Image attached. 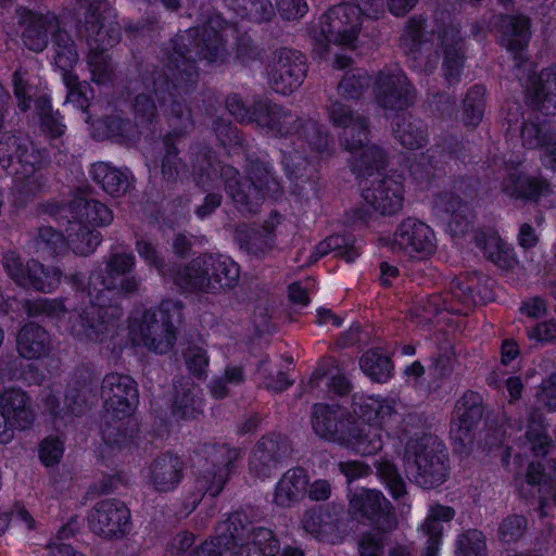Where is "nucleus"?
<instances>
[{
	"instance_id": "obj_1",
	"label": "nucleus",
	"mask_w": 556,
	"mask_h": 556,
	"mask_svg": "<svg viewBox=\"0 0 556 556\" xmlns=\"http://www.w3.org/2000/svg\"><path fill=\"white\" fill-rule=\"evenodd\" d=\"M329 117L334 126L341 127L340 142L351 153L352 169L363 178V198L382 215L396 214L402 210L404 188L399 178L382 174L386 155L381 149L368 141V121L354 115L341 101L329 108Z\"/></svg>"
},
{
	"instance_id": "obj_2",
	"label": "nucleus",
	"mask_w": 556,
	"mask_h": 556,
	"mask_svg": "<svg viewBox=\"0 0 556 556\" xmlns=\"http://www.w3.org/2000/svg\"><path fill=\"white\" fill-rule=\"evenodd\" d=\"M134 265L132 255L121 253L110 258L104 273L93 271L89 277L86 294L81 291V298H89L90 305L80 308L81 312H67L65 306L55 300L45 299L39 301L38 305L41 312L59 320L60 328L79 339L98 341L100 332L104 329L103 325L119 316L117 302L104 308L105 302H112L115 295L130 293L137 289L138 281L126 276Z\"/></svg>"
},
{
	"instance_id": "obj_3",
	"label": "nucleus",
	"mask_w": 556,
	"mask_h": 556,
	"mask_svg": "<svg viewBox=\"0 0 556 556\" xmlns=\"http://www.w3.org/2000/svg\"><path fill=\"white\" fill-rule=\"evenodd\" d=\"M68 225L65 228L66 239L51 227L39 231L38 247L50 254H58L68 245L74 253L87 255L92 253L101 241L98 227L106 226L113 220L108 206L85 198L75 199L70 206Z\"/></svg>"
},
{
	"instance_id": "obj_4",
	"label": "nucleus",
	"mask_w": 556,
	"mask_h": 556,
	"mask_svg": "<svg viewBox=\"0 0 556 556\" xmlns=\"http://www.w3.org/2000/svg\"><path fill=\"white\" fill-rule=\"evenodd\" d=\"M424 23L409 21L404 33V46L414 54L415 66L430 72L437 67L441 51L443 53V73L450 81L458 80L463 65L460 33L456 25L439 27L428 38H422Z\"/></svg>"
},
{
	"instance_id": "obj_5",
	"label": "nucleus",
	"mask_w": 556,
	"mask_h": 556,
	"mask_svg": "<svg viewBox=\"0 0 556 556\" xmlns=\"http://www.w3.org/2000/svg\"><path fill=\"white\" fill-rule=\"evenodd\" d=\"M395 416L394 402L379 396H367L354 410L348 422L340 446L362 455L370 456L383 445L381 427Z\"/></svg>"
},
{
	"instance_id": "obj_6",
	"label": "nucleus",
	"mask_w": 556,
	"mask_h": 556,
	"mask_svg": "<svg viewBox=\"0 0 556 556\" xmlns=\"http://www.w3.org/2000/svg\"><path fill=\"white\" fill-rule=\"evenodd\" d=\"M180 315L178 302L165 301L157 309L148 311L140 317L134 316L129 326L132 344L154 353H167L176 340L174 321H178Z\"/></svg>"
},
{
	"instance_id": "obj_7",
	"label": "nucleus",
	"mask_w": 556,
	"mask_h": 556,
	"mask_svg": "<svg viewBox=\"0 0 556 556\" xmlns=\"http://www.w3.org/2000/svg\"><path fill=\"white\" fill-rule=\"evenodd\" d=\"M238 279V265L225 255L200 256L174 278L181 288L205 292L230 288Z\"/></svg>"
},
{
	"instance_id": "obj_8",
	"label": "nucleus",
	"mask_w": 556,
	"mask_h": 556,
	"mask_svg": "<svg viewBox=\"0 0 556 556\" xmlns=\"http://www.w3.org/2000/svg\"><path fill=\"white\" fill-rule=\"evenodd\" d=\"M406 470L425 489L434 488L445 481L446 456L438 438L422 435L407 443Z\"/></svg>"
},
{
	"instance_id": "obj_9",
	"label": "nucleus",
	"mask_w": 556,
	"mask_h": 556,
	"mask_svg": "<svg viewBox=\"0 0 556 556\" xmlns=\"http://www.w3.org/2000/svg\"><path fill=\"white\" fill-rule=\"evenodd\" d=\"M362 25L361 9L353 4H340L328 10L314 31L317 45L334 43L353 47Z\"/></svg>"
},
{
	"instance_id": "obj_10",
	"label": "nucleus",
	"mask_w": 556,
	"mask_h": 556,
	"mask_svg": "<svg viewBox=\"0 0 556 556\" xmlns=\"http://www.w3.org/2000/svg\"><path fill=\"white\" fill-rule=\"evenodd\" d=\"M237 176L238 172L231 166H226L222 170L227 192L240 204L257 205L266 195H274L280 190L279 182L263 164L252 165L249 181L244 184L247 191L241 189L242 184Z\"/></svg>"
},
{
	"instance_id": "obj_11",
	"label": "nucleus",
	"mask_w": 556,
	"mask_h": 556,
	"mask_svg": "<svg viewBox=\"0 0 556 556\" xmlns=\"http://www.w3.org/2000/svg\"><path fill=\"white\" fill-rule=\"evenodd\" d=\"M59 37L60 40L56 43L54 62L63 72V80L68 89L66 102L72 104L74 108L81 110L85 115V122L87 124H92L88 109L94 106L90 103V100L93 97V91L89 85L79 83L77 76L71 72V68L77 62V52L74 43L70 39H66L64 43H61L64 35L59 34Z\"/></svg>"
},
{
	"instance_id": "obj_12",
	"label": "nucleus",
	"mask_w": 556,
	"mask_h": 556,
	"mask_svg": "<svg viewBox=\"0 0 556 556\" xmlns=\"http://www.w3.org/2000/svg\"><path fill=\"white\" fill-rule=\"evenodd\" d=\"M101 396L105 413L122 420L131 416L137 402L138 391L135 380L128 375L112 372L103 378Z\"/></svg>"
},
{
	"instance_id": "obj_13",
	"label": "nucleus",
	"mask_w": 556,
	"mask_h": 556,
	"mask_svg": "<svg viewBox=\"0 0 556 556\" xmlns=\"http://www.w3.org/2000/svg\"><path fill=\"white\" fill-rule=\"evenodd\" d=\"M392 249L400 250L412 258L424 260L434 253L437 238L427 224L407 218L397 226L392 240Z\"/></svg>"
},
{
	"instance_id": "obj_14",
	"label": "nucleus",
	"mask_w": 556,
	"mask_h": 556,
	"mask_svg": "<svg viewBox=\"0 0 556 556\" xmlns=\"http://www.w3.org/2000/svg\"><path fill=\"white\" fill-rule=\"evenodd\" d=\"M227 110L239 122H255L260 126L277 130L281 135L289 134V125L294 122L291 114L264 101L257 102L253 110L247 109L238 96L227 99Z\"/></svg>"
},
{
	"instance_id": "obj_15",
	"label": "nucleus",
	"mask_w": 556,
	"mask_h": 556,
	"mask_svg": "<svg viewBox=\"0 0 556 556\" xmlns=\"http://www.w3.org/2000/svg\"><path fill=\"white\" fill-rule=\"evenodd\" d=\"M372 93L379 106L390 111H401L412 101L413 88L399 67L379 73L372 86Z\"/></svg>"
},
{
	"instance_id": "obj_16",
	"label": "nucleus",
	"mask_w": 556,
	"mask_h": 556,
	"mask_svg": "<svg viewBox=\"0 0 556 556\" xmlns=\"http://www.w3.org/2000/svg\"><path fill=\"white\" fill-rule=\"evenodd\" d=\"M452 298L459 302L455 304L443 299L441 295H431L427 300H422L414 311V317L421 321H429L443 311L454 314H467L470 306L475 303L472 281L454 279L451 283Z\"/></svg>"
},
{
	"instance_id": "obj_17",
	"label": "nucleus",
	"mask_w": 556,
	"mask_h": 556,
	"mask_svg": "<svg viewBox=\"0 0 556 556\" xmlns=\"http://www.w3.org/2000/svg\"><path fill=\"white\" fill-rule=\"evenodd\" d=\"M3 265L9 276L23 287L34 288L43 292L54 290L61 281V273L55 268H45L31 261L23 266L15 252H9L3 258Z\"/></svg>"
},
{
	"instance_id": "obj_18",
	"label": "nucleus",
	"mask_w": 556,
	"mask_h": 556,
	"mask_svg": "<svg viewBox=\"0 0 556 556\" xmlns=\"http://www.w3.org/2000/svg\"><path fill=\"white\" fill-rule=\"evenodd\" d=\"M305 71L302 54L282 49L268 65L269 81L276 92L289 94L301 85Z\"/></svg>"
},
{
	"instance_id": "obj_19",
	"label": "nucleus",
	"mask_w": 556,
	"mask_h": 556,
	"mask_svg": "<svg viewBox=\"0 0 556 556\" xmlns=\"http://www.w3.org/2000/svg\"><path fill=\"white\" fill-rule=\"evenodd\" d=\"M204 453L206 465L200 482L205 492L216 496L223 490L232 464L239 457V451L220 444L206 447Z\"/></svg>"
},
{
	"instance_id": "obj_20",
	"label": "nucleus",
	"mask_w": 556,
	"mask_h": 556,
	"mask_svg": "<svg viewBox=\"0 0 556 556\" xmlns=\"http://www.w3.org/2000/svg\"><path fill=\"white\" fill-rule=\"evenodd\" d=\"M130 525V511L116 500L99 502L89 516V526L93 532L106 536H123Z\"/></svg>"
},
{
	"instance_id": "obj_21",
	"label": "nucleus",
	"mask_w": 556,
	"mask_h": 556,
	"mask_svg": "<svg viewBox=\"0 0 556 556\" xmlns=\"http://www.w3.org/2000/svg\"><path fill=\"white\" fill-rule=\"evenodd\" d=\"M0 161L3 166H14L16 179L22 180L42 165V155L33 143H21L17 138L5 136L0 140Z\"/></svg>"
},
{
	"instance_id": "obj_22",
	"label": "nucleus",
	"mask_w": 556,
	"mask_h": 556,
	"mask_svg": "<svg viewBox=\"0 0 556 556\" xmlns=\"http://www.w3.org/2000/svg\"><path fill=\"white\" fill-rule=\"evenodd\" d=\"M521 139L525 147L540 150L543 165L556 170V132L553 126L539 115L535 121L529 116L521 129Z\"/></svg>"
},
{
	"instance_id": "obj_23",
	"label": "nucleus",
	"mask_w": 556,
	"mask_h": 556,
	"mask_svg": "<svg viewBox=\"0 0 556 556\" xmlns=\"http://www.w3.org/2000/svg\"><path fill=\"white\" fill-rule=\"evenodd\" d=\"M481 397L473 392L464 394L455 405L451 421V438L460 445L473 439V429L482 417Z\"/></svg>"
},
{
	"instance_id": "obj_24",
	"label": "nucleus",
	"mask_w": 556,
	"mask_h": 556,
	"mask_svg": "<svg viewBox=\"0 0 556 556\" xmlns=\"http://www.w3.org/2000/svg\"><path fill=\"white\" fill-rule=\"evenodd\" d=\"M229 544L226 545L227 556H274L278 551V543L269 529L257 528L250 531L241 529L236 534L227 535Z\"/></svg>"
},
{
	"instance_id": "obj_25",
	"label": "nucleus",
	"mask_w": 556,
	"mask_h": 556,
	"mask_svg": "<svg viewBox=\"0 0 556 556\" xmlns=\"http://www.w3.org/2000/svg\"><path fill=\"white\" fill-rule=\"evenodd\" d=\"M353 415L340 407L316 404L312 413V428L320 439L340 444Z\"/></svg>"
},
{
	"instance_id": "obj_26",
	"label": "nucleus",
	"mask_w": 556,
	"mask_h": 556,
	"mask_svg": "<svg viewBox=\"0 0 556 556\" xmlns=\"http://www.w3.org/2000/svg\"><path fill=\"white\" fill-rule=\"evenodd\" d=\"M351 508L367 515L383 530L395 527L396 520L390 510V504L380 491L362 489L356 491L350 500Z\"/></svg>"
},
{
	"instance_id": "obj_27",
	"label": "nucleus",
	"mask_w": 556,
	"mask_h": 556,
	"mask_svg": "<svg viewBox=\"0 0 556 556\" xmlns=\"http://www.w3.org/2000/svg\"><path fill=\"white\" fill-rule=\"evenodd\" d=\"M502 191L509 198L536 201L551 194L549 184L536 176L511 169L503 180Z\"/></svg>"
},
{
	"instance_id": "obj_28",
	"label": "nucleus",
	"mask_w": 556,
	"mask_h": 556,
	"mask_svg": "<svg viewBox=\"0 0 556 556\" xmlns=\"http://www.w3.org/2000/svg\"><path fill=\"white\" fill-rule=\"evenodd\" d=\"M455 513L448 506L433 505L424 523L418 528L420 540L426 547L421 556H438L439 547L442 542L443 523L453 519Z\"/></svg>"
},
{
	"instance_id": "obj_29",
	"label": "nucleus",
	"mask_w": 556,
	"mask_h": 556,
	"mask_svg": "<svg viewBox=\"0 0 556 556\" xmlns=\"http://www.w3.org/2000/svg\"><path fill=\"white\" fill-rule=\"evenodd\" d=\"M529 105L545 115L556 113V67L543 71L529 91Z\"/></svg>"
},
{
	"instance_id": "obj_30",
	"label": "nucleus",
	"mask_w": 556,
	"mask_h": 556,
	"mask_svg": "<svg viewBox=\"0 0 556 556\" xmlns=\"http://www.w3.org/2000/svg\"><path fill=\"white\" fill-rule=\"evenodd\" d=\"M0 405L9 419L18 428H26L35 419L29 399L21 389H5L0 395Z\"/></svg>"
},
{
	"instance_id": "obj_31",
	"label": "nucleus",
	"mask_w": 556,
	"mask_h": 556,
	"mask_svg": "<svg viewBox=\"0 0 556 556\" xmlns=\"http://www.w3.org/2000/svg\"><path fill=\"white\" fill-rule=\"evenodd\" d=\"M301 528L318 541L336 544L342 539L337 525L331 521L330 514L320 508L306 510L301 519Z\"/></svg>"
},
{
	"instance_id": "obj_32",
	"label": "nucleus",
	"mask_w": 556,
	"mask_h": 556,
	"mask_svg": "<svg viewBox=\"0 0 556 556\" xmlns=\"http://www.w3.org/2000/svg\"><path fill=\"white\" fill-rule=\"evenodd\" d=\"M182 464L177 457L164 456L150 467L149 481L157 491L167 492L177 486L181 479Z\"/></svg>"
},
{
	"instance_id": "obj_33",
	"label": "nucleus",
	"mask_w": 556,
	"mask_h": 556,
	"mask_svg": "<svg viewBox=\"0 0 556 556\" xmlns=\"http://www.w3.org/2000/svg\"><path fill=\"white\" fill-rule=\"evenodd\" d=\"M92 179L101 185L112 197L125 194L130 186V175L127 169H118L108 163H96L91 167Z\"/></svg>"
},
{
	"instance_id": "obj_34",
	"label": "nucleus",
	"mask_w": 556,
	"mask_h": 556,
	"mask_svg": "<svg viewBox=\"0 0 556 556\" xmlns=\"http://www.w3.org/2000/svg\"><path fill=\"white\" fill-rule=\"evenodd\" d=\"M308 477L301 468L287 471L279 480L275 490V502L277 505L288 507L300 500L307 488Z\"/></svg>"
},
{
	"instance_id": "obj_35",
	"label": "nucleus",
	"mask_w": 556,
	"mask_h": 556,
	"mask_svg": "<svg viewBox=\"0 0 556 556\" xmlns=\"http://www.w3.org/2000/svg\"><path fill=\"white\" fill-rule=\"evenodd\" d=\"M50 349L49 334L37 325H26L17 337V350L24 358H39Z\"/></svg>"
},
{
	"instance_id": "obj_36",
	"label": "nucleus",
	"mask_w": 556,
	"mask_h": 556,
	"mask_svg": "<svg viewBox=\"0 0 556 556\" xmlns=\"http://www.w3.org/2000/svg\"><path fill=\"white\" fill-rule=\"evenodd\" d=\"M476 240L484 255L500 268L509 269L516 264L511 247L504 242L497 233H480Z\"/></svg>"
},
{
	"instance_id": "obj_37",
	"label": "nucleus",
	"mask_w": 556,
	"mask_h": 556,
	"mask_svg": "<svg viewBox=\"0 0 556 556\" xmlns=\"http://www.w3.org/2000/svg\"><path fill=\"white\" fill-rule=\"evenodd\" d=\"M395 119L393 134L404 148L415 150L425 144L426 134L420 122L405 113H396Z\"/></svg>"
},
{
	"instance_id": "obj_38",
	"label": "nucleus",
	"mask_w": 556,
	"mask_h": 556,
	"mask_svg": "<svg viewBox=\"0 0 556 556\" xmlns=\"http://www.w3.org/2000/svg\"><path fill=\"white\" fill-rule=\"evenodd\" d=\"M56 28L58 21L53 15L31 16L29 25L23 33L25 46L36 52L42 51L47 46L48 35L54 33Z\"/></svg>"
},
{
	"instance_id": "obj_39",
	"label": "nucleus",
	"mask_w": 556,
	"mask_h": 556,
	"mask_svg": "<svg viewBox=\"0 0 556 556\" xmlns=\"http://www.w3.org/2000/svg\"><path fill=\"white\" fill-rule=\"evenodd\" d=\"M278 444L270 438L262 439L249 460L250 470L258 477H266L276 467Z\"/></svg>"
},
{
	"instance_id": "obj_40",
	"label": "nucleus",
	"mask_w": 556,
	"mask_h": 556,
	"mask_svg": "<svg viewBox=\"0 0 556 556\" xmlns=\"http://www.w3.org/2000/svg\"><path fill=\"white\" fill-rule=\"evenodd\" d=\"M502 43L508 50H519L529 39V21L525 16H507L502 20Z\"/></svg>"
},
{
	"instance_id": "obj_41",
	"label": "nucleus",
	"mask_w": 556,
	"mask_h": 556,
	"mask_svg": "<svg viewBox=\"0 0 556 556\" xmlns=\"http://www.w3.org/2000/svg\"><path fill=\"white\" fill-rule=\"evenodd\" d=\"M359 366L367 377L377 382H386L392 374L391 362L380 350L366 352L359 361Z\"/></svg>"
},
{
	"instance_id": "obj_42",
	"label": "nucleus",
	"mask_w": 556,
	"mask_h": 556,
	"mask_svg": "<svg viewBox=\"0 0 556 556\" xmlns=\"http://www.w3.org/2000/svg\"><path fill=\"white\" fill-rule=\"evenodd\" d=\"M330 250L336 251L337 255L348 263L354 262L359 255V247L355 244V241L342 236H331L316 248L318 257L327 254Z\"/></svg>"
},
{
	"instance_id": "obj_43",
	"label": "nucleus",
	"mask_w": 556,
	"mask_h": 556,
	"mask_svg": "<svg viewBox=\"0 0 556 556\" xmlns=\"http://www.w3.org/2000/svg\"><path fill=\"white\" fill-rule=\"evenodd\" d=\"M370 77L364 71L349 73L338 87L339 94L344 99L359 98L369 86Z\"/></svg>"
},
{
	"instance_id": "obj_44",
	"label": "nucleus",
	"mask_w": 556,
	"mask_h": 556,
	"mask_svg": "<svg viewBox=\"0 0 556 556\" xmlns=\"http://www.w3.org/2000/svg\"><path fill=\"white\" fill-rule=\"evenodd\" d=\"M484 89L475 86L469 90L464 101V121L466 124L476 126L483 116Z\"/></svg>"
},
{
	"instance_id": "obj_45",
	"label": "nucleus",
	"mask_w": 556,
	"mask_h": 556,
	"mask_svg": "<svg viewBox=\"0 0 556 556\" xmlns=\"http://www.w3.org/2000/svg\"><path fill=\"white\" fill-rule=\"evenodd\" d=\"M456 556H485V539L478 530H470L458 539Z\"/></svg>"
},
{
	"instance_id": "obj_46",
	"label": "nucleus",
	"mask_w": 556,
	"mask_h": 556,
	"mask_svg": "<svg viewBox=\"0 0 556 556\" xmlns=\"http://www.w3.org/2000/svg\"><path fill=\"white\" fill-rule=\"evenodd\" d=\"M201 400L197 397L194 389L178 392L174 404V413L180 417L194 418L201 408Z\"/></svg>"
},
{
	"instance_id": "obj_47",
	"label": "nucleus",
	"mask_w": 556,
	"mask_h": 556,
	"mask_svg": "<svg viewBox=\"0 0 556 556\" xmlns=\"http://www.w3.org/2000/svg\"><path fill=\"white\" fill-rule=\"evenodd\" d=\"M92 136L98 139H104L106 137H126L130 124L116 116L110 122L98 121L96 124H92Z\"/></svg>"
},
{
	"instance_id": "obj_48",
	"label": "nucleus",
	"mask_w": 556,
	"mask_h": 556,
	"mask_svg": "<svg viewBox=\"0 0 556 556\" xmlns=\"http://www.w3.org/2000/svg\"><path fill=\"white\" fill-rule=\"evenodd\" d=\"M377 471L394 497H400L405 493L404 481L390 462L380 460L377 465Z\"/></svg>"
},
{
	"instance_id": "obj_49",
	"label": "nucleus",
	"mask_w": 556,
	"mask_h": 556,
	"mask_svg": "<svg viewBox=\"0 0 556 556\" xmlns=\"http://www.w3.org/2000/svg\"><path fill=\"white\" fill-rule=\"evenodd\" d=\"M243 381L242 370L239 367H228L220 378L213 380L211 392L214 397H224L229 392L230 387L237 386Z\"/></svg>"
},
{
	"instance_id": "obj_50",
	"label": "nucleus",
	"mask_w": 556,
	"mask_h": 556,
	"mask_svg": "<svg viewBox=\"0 0 556 556\" xmlns=\"http://www.w3.org/2000/svg\"><path fill=\"white\" fill-rule=\"evenodd\" d=\"M63 453V442L59 438L48 437L40 443L39 458L47 467L58 464Z\"/></svg>"
},
{
	"instance_id": "obj_51",
	"label": "nucleus",
	"mask_w": 556,
	"mask_h": 556,
	"mask_svg": "<svg viewBox=\"0 0 556 556\" xmlns=\"http://www.w3.org/2000/svg\"><path fill=\"white\" fill-rule=\"evenodd\" d=\"M187 369L194 376H203L208 367V357L202 346L190 345L185 352Z\"/></svg>"
},
{
	"instance_id": "obj_52",
	"label": "nucleus",
	"mask_w": 556,
	"mask_h": 556,
	"mask_svg": "<svg viewBox=\"0 0 556 556\" xmlns=\"http://www.w3.org/2000/svg\"><path fill=\"white\" fill-rule=\"evenodd\" d=\"M137 252L149 267H155L160 274L165 275L160 253L153 242L148 238L137 240Z\"/></svg>"
},
{
	"instance_id": "obj_53",
	"label": "nucleus",
	"mask_w": 556,
	"mask_h": 556,
	"mask_svg": "<svg viewBox=\"0 0 556 556\" xmlns=\"http://www.w3.org/2000/svg\"><path fill=\"white\" fill-rule=\"evenodd\" d=\"M228 544V536L223 533L200 547L191 549L186 556H227L226 545Z\"/></svg>"
},
{
	"instance_id": "obj_54",
	"label": "nucleus",
	"mask_w": 556,
	"mask_h": 556,
	"mask_svg": "<svg viewBox=\"0 0 556 556\" xmlns=\"http://www.w3.org/2000/svg\"><path fill=\"white\" fill-rule=\"evenodd\" d=\"M527 521L522 516H511L505 519L500 527V536L505 542L520 538L526 528Z\"/></svg>"
},
{
	"instance_id": "obj_55",
	"label": "nucleus",
	"mask_w": 556,
	"mask_h": 556,
	"mask_svg": "<svg viewBox=\"0 0 556 556\" xmlns=\"http://www.w3.org/2000/svg\"><path fill=\"white\" fill-rule=\"evenodd\" d=\"M89 66L93 81L104 84L111 77V67L108 58L103 53H94L89 58Z\"/></svg>"
},
{
	"instance_id": "obj_56",
	"label": "nucleus",
	"mask_w": 556,
	"mask_h": 556,
	"mask_svg": "<svg viewBox=\"0 0 556 556\" xmlns=\"http://www.w3.org/2000/svg\"><path fill=\"white\" fill-rule=\"evenodd\" d=\"M277 9L287 20H296L304 16L308 10L305 0H277Z\"/></svg>"
},
{
	"instance_id": "obj_57",
	"label": "nucleus",
	"mask_w": 556,
	"mask_h": 556,
	"mask_svg": "<svg viewBox=\"0 0 556 556\" xmlns=\"http://www.w3.org/2000/svg\"><path fill=\"white\" fill-rule=\"evenodd\" d=\"M527 440L531 443L533 451L539 455L547 453L546 447L549 446V439L545 434V430L541 422H533L527 430Z\"/></svg>"
},
{
	"instance_id": "obj_58",
	"label": "nucleus",
	"mask_w": 556,
	"mask_h": 556,
	"mask_svg": "<svg viewBox=\"0 0 556 556\" xmlns=\"http://www.w3.org/2000/svg\"><path fill=\"white\" fill-rule=\"evenodd\" d=\"M437 207L448 214H451L452 220L450 227H453V223L458 224V218L465 216L468 207L460 202L457 197L451 195L448 200L440 199L437 201Z\"/></svg>"
},
{
	"instance_id": "obj_59",
	"label": "nucleus",
	"mask_w": 556,
	"mask_h": 556,
	"mask_svg": "<svg viewBox=\"0 0 556 556\" xmlns=\"http://www.w3.org/2000/svg\"><path fill=\"white\" fill-rule=\"evenodd\" d=\"M25 75L26 74L24 72L16 71L13 76L14 92L18 100V106L23 111L30 108L31 91V88L28 87L27 81L25 80Z\"/></svg>"
},
{
	"instance_id": "obj_60",
	"label": "nucleus",
	"mask_w": 556,
	"mask_h": 556,
	"mask_svg": "<svg viewBox=\"0 0 556 556\" xmlns=\"http://www.w3.org/2000/svg\"><path fill=\"white\" fill-rule=\"evenodd\" d=\"M382 547V538L378 533H368L362 536L358 543L361 556H379Z\"/></svg>"
},
{
	"instance_id": "obj_61",
	"label": "nucleus",
	"mask_w": 556,
	"mask_h": 556,
	"mask_svg": "<svg viewBox=\"0 0 556 556\" xmlns=\"http://www.w3.org/2000/svg\"><path fill=\"white\" fill-rule=\"evenodd\" d=\"M339 469L349 482L363 478L369 472V467L358 460L341 462L339 463Z\"/></svg>"
},
{
	"instance_id": "obj_62",
	"label": "nucleus",
	"mask_w": 556,
	"mask_h": 556,
	"mask_svg": "<svg viewBox=\"0 0 556 556\" xmlns=\"http://www.w3.org/2000/svg\"><path fill=\"white\" fill-rule=\"evenodd\" d=\"M204 40V48L202 50L203 59H206L208 62L217 61L219 53L223 51V46L220 42V36L217 33L207 34V37Z\"/></svg>"
},
{
	"instance_id": "obj_63",
	"label": "nucleus",
	"mask_w": 556,
	"mask_h": 556,
	"mask_svg": "<svg viewBox=\"0 0 556 556\" xmlns=\"http://www.w3.org/2000/svg\"><path fill=\"white\" fill-rule=\"evenodd\" d=\"M539 401L549 408H556V374L543 382Z\"/></svg>"
},
{
	"instance_id": "obj_64",
	"label": "nucleus",
	"mask_w": 556,
	"mask_h": 556,
	"mask_svg": "<svg viewBox=\"0 0 556 556\" xmlns=\"http://www.w3.org/2000/svg\"><path fill=\"white\" fill-rule=\"evenodd\" d=\"M553 480L552 473H547L541 469V465H535L532 463L529 466L528 472H527V481L530 484H539L541 485L540 491L549 482Z\"/></svg>"
}]
</instances>
